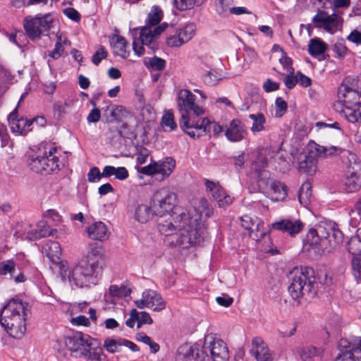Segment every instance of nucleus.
I'll return each instance as SVG.
<instances>
[{
	"instance_id": "obj_6",
	"label": "nucleus",
	"mask_w": 361,
	"mask_h": 361,
	"mask_svg": "<svg viewBox=\"0 0 361 361\" xmlns=\"http://www.w3.org/2000/svg\"><path fill=\"white\" fill-rule=\"evenodd\" d=\"M42 155L32 156L28 164L30 169L37 173H50L59 169V149L54 143L44 142L40 145L39 151Z\"/></svg>"
},
{
	"instance_id": "obj_47",
	"label": "nucleus",
	"mask_w": 361,
	"mask_h": 361,
	"mask_svg": "<svg viewBox=\"0 0 361 361\" xmlns=\"http://www.w3.org/2000/svg\"><path fill=\"white\" fill-rule=\"evenodd\" d=\"M161 126L164 131H172L176 128L177 125L174 121L173 114L171 110H168L161 118Z\"/></svg>"
},
{
	"instance_id": "obj_29",
	"label": "nucleus",
	"mask_w": 361,
	"mask_h": 361,
	"mask_svg": "<svg viewBox=\"0 0 361 361\" xmlns=\"http://www.w3.org/2000/svg\"><path fill=\"white\" fill-rule=\"evenodd\" d=\"M348 154L345 174L361 176V160L354 153L348 152Z\"/></svg>"
},
{
	"instance_id": "obj_34",
	"label": "nucleus",
	"mask_w": 361,
	"mask_h": 361,
	"mask_svg": "<svg viewBox=\"0 0 361 361\" xmlns=\"http://www.w3.org/2000/svg\"><path fill=\"white\" fill-rule=\"evenodd\" d=\"M55 229H50L44 222H39L37 225V229L28 232L27 234V238L31 240H35L41 238H45L50 235H54Z\"/></svg>"
},
{
	"instance_id": "obj_39",
	"label": "nucleus",
	"mask_w": 361,
	"mask_h": 361,
	"mask_svg": "<svg viewBox=\"0 0 361 361\" xmlns=\"http://www.w3.org/2000/svg\"><path fill=\"white\" fill-rule=\"evenodd\" d=\"M130 293V289L125 286L111 285L109 287V293L105 294L104 298L106 300H109L110 298H122L129 295Z\"/></svg>"
},
{
	"instance_id": "obj_2",
	"label": "nucleus",
	"mask_w": 361,
	"mask_h": 361,
	"mask_svg": "<svg viewBox=\"0 0 361 361\" xmlns=\"http://www.w3.org/2000/svg\"><path fill=\"white\" fill-rule=\"evenodd\" d=\"M228 361L226 343L220 338L208 335L204 338L202 349L184 344L179 347L176 361Z\"/></svg>"
},
{
	"instance_id": "obj_8",
	"label": "nucleus",
	"mask_w": 361,
	"mask_h": 361,
	"mask_svg": "<svg viewBox=\"0 0 361 361\" xmlns=\"http://www.w3.org/2000/svg\"><path fill=\"white\" fill-rule=\"evenodd\" d=\"M196 96L186 89L180 90L178 93L177 106L181 114L180 126L184 132L188 125H185L186 120L195 121L199 116L204 114V109L195 103Z\"/></svg>"
},
{
	"instance_id": "obj_44",
	"label": "nucleus",
	"mask_w": 361,
	"mask_h": 361,
	"mask_svg": "<svg viewBox=\"0 0 361 361\" xmlns=\"http://www.w3.org/2000/svg\"><path fill=\"white\" fill-rule=\"evenodd\" d=\"M163 18V11L161 8L155 5L151 8V11L148 13L147 25L150 27H154L158 25Z\"/></svg>"
},
{
	"instance_id": "obj_56",
	"label": "nucleus",
	"mask_w": 361,
	"mask_h": 361,
	"mask_svg": "<svg viewBox=\"0 0 361 361\" xmlns=\"http://www.w3.org/2000/svg\"><path fill=\"white\" fill-rule=\"evenodd\" d=\"M106 111H109V116L107 117L108 121L114 122L118 121L121 118V106H108Z\"/></svg>"
},
{
	"instance_id": "obj_27",
	"label": "nucleus",
	"mask_w": 361,
	"mask_h": 361,
	"mask_svg": "<svg viewBox=\"0 0 361 361\" xmlns=\"http://www.w3.org/2000/svg\"><path fill=\"white\" fill-rule=\"evenodd\" d=\"M110 44L114 53L123 59L128 57L130 51L126 50L127 42L120 35H114L110 37Z\"/></svg>"
},
{
	"instance_id": "obj_18",
	"label": "nucleus",
	"mask_w": 361,
	"mask_h": 361,
	"mask_svg": "<svg viewBox=\"0 0 361 361\" xmlns=\"http://www.w3.org/2000/svg\"><path fill=\"white\" fill-rule=\"evenodd\" d=\"M8 122L13 133L16 135H26L32 130V121L30 119L18 118V106L8 115Z\"/></svg>"
},
{
	"instance_id": "obj_37",
	"label": "nucleus",
	"mask_w": 361,
	"mask_h": 361,
	"mask_svg": "<svg viewBox=\"0 0 361 361\" xmlns=\"http://www.w3.org/2000/svg\"><path fill=\"white\" fill-rule=\"evenodd\" d=\"M270 188L272 190L273 198L276 201L283 200L287 196V187L286 185L277 180H271Z\"/></svg>"
},
{
	"instance_id": "obj_32",
	"label": "nucleus",
	"mask_w": 361,
	"mask_h": 361,
	"mask_svg": "<svg viewBox=\"0 0 361 361\" xmlns=\"http://www.w3.org/2000/svg\"><path fill=\"white\" fill-rule=\"evenodd\" d=\"M338 96L344 99L345 104H357L360 103V95L356 90L342 85L338 89Z\"/></svg>"
},
{
	"instance_id": "obj_62",
	"label": "nucleus",
	"mask_w": 361,
	"mask_h": 361,
	"mask_svg": "<svg viewBox=\"0 0 361 361\" xmlns=\"http://www.w3.org/2000/svg\"><path fill=\"white\" fill-rule=\"evenodd\" d=\"M333 51L340 57H344L348 51V48L345 45L343 39L337 41L333 46Z\"/></svg>"
},
{
	"instance_id": "obj_46",
	"label": "nucleus",
	"mask_w": 361,
	"mask_h": 361,
	"mask_svg": "<svg viewBox=\"0 0 361 361\" xmlns=\"http://www.w3.org/2000/svg\"><path fill=\"white\" fill-rule=\"evenodd\" d=\"M67 44H70L71 42L66 38H63L61 35H58L57 41L55 44V47L54 50L49 52L48 55L54 59H57L61 56L62 53L63 52V46Z\"/></svg>"
},
{
	"instance_id": "obj_57",
	"label": "nucleus",
	"mask_w": 361,
	"mask_h": 361,
	"mask_svg": "<svg viewBox=\"0 0 361 361\" xmlns=\"http://www.w3.org/2000/svg\"><path fill=\"white\" fill-rule=\"evenodd\" d=\"M203 82L209 86H214L216 85L222 78L218 75V73L215 71H209L207 73L202 77Z\"/></svg>"
},
{
	"instance_id": "obj_31",
	"label": "nucleus",
	"mask_w": 361,
	"mask_h": 361,
	"mask_svg": "<svg viewBox=\"0 0 361 361\" xmlns=\"http://www.w3.org/2000/svg\"><path fill=\"white\" fill-rule=\"evenodd\" d=\"M102 258L103 247L97 243H91L89 245L88 252L82 260L94 264H102Z\"/></svg>"
},
{
	"instance_id": "obj_60",
	"label": "nucleus",
	"mask_w": 361,
	"mask_h": 361,
	"mask_svg": "<svg viewBox=\"0 0 361 361\" xmlns=\"http://www.w3.org/2000/svg\"><path fill=\"white\" fill-rule=\"evenodd\" d=\"M353 275L361 282V256L354 257L352 260Z\"/></svg>"
},
{
	"instance_id": "obj_22",
	"label": "nucleus",
	"mask_w": 361,
	"mask_h": 361,
	"mask_svg": "<svg viewBox=\"0 0 361 361\" xmlns=\"http://www.w3.org/2000/svg\"><path fill=\"white\" fill-rule=\"evenodd\" d=\"M247 130L244 124L238 119L231 121L229 126L225 131L227 139L231 142H239L245 138Z\"/></svg>"
},
{
	"instance_id": "obj_10",
	"label": "nucleus",
	"mask_w": 361,
	"mask_h": 361,
	"mask_svg": "<svg viewBox=\"0 0 361 361\" xmlns=\"http://www.w3.org/2000/svg\"><path fill=\"white\" fill-rule=\"evenodd\" d=\"M176 200V195L162 188L157 190L151 200L154 212L158 217L171 215Z\"/></svg>"
},
{
	"instance_id": "obj_21",
	"label": "nucleus",
	"mask_w": 361,
	"mask_h": 361,
	"mask_svg": "<svg viewBox=\"0 0 361 361\" xmlns=\"http://www.w3.org/2000/svg\"><path fill=\"white\" fill-rule=\"evenodd\" d=\"M266 154L269 157V163L279 171L286 170L288 166L287 160L288 153L281 149L274 150L272 149H266Z\"/></svg>"
},
{
	"instance_id": "obj_7",
	"label": "nucleus",
	"mask_w": 361,
	"mask_h": 361,
	"mask_svg": "<svg viewBox=\"0 0 361 361\" xmlns=\"http://www.w3.org/2000/svg\"><path fill=\"white\" fill-rule=\"evenodd\" d=\"M307 236L310 245H319V248L328 250V252L338 245L343 239L341 231L322 224L315 229H310Z\"/></svg>"
},
{
	"instance_id": "obj_58",
	"label": "nucleus",
	"mask_w": 361,
	"mask_h": 361,
	"mask_svg": "<svg viewBox=\"0 0 361 361\" xmlns=\"http://www.w3.org/2000/svg\"><path fill=\"white\" fill-rule=\"evenodd\" d=\"M316 149L317 151L318 155L322 157H327L328 156L337 154L341 151L340 148L334 146H331L329 148L326 147L318 146Z\"/></svg>"
},
{
	"instance_id": "obj_52",
	"label": "nucleus",
	"mask_w": 361,
	"mask_h": 361,
	"mask_svg": "<svg viewBox=\"0 0 361 361\" xmlns=\"http://www.w3.org/2000/svg\"><path fill=\"white\" fill-rule=\"evenodd\" d=\"M123 338L114 339L108 338L104 342V348L110 353L119 352V348L123 346Z\"/></svg>"
},
{
	"instance_id": "obj_28",
	"label": "nucleus",
	"mask_w": 361,
	"mask_h": 361,
	"mask_svg": "<svg viewBox=\"0 0 361 361\" xmlns=\"http://www.w3.org/2000/svg\"><path fill=\"white\" fill-rule=\"evenodd\" d=\"M43 251L53 264H59L61 255L60 244L56 241L47 242L43 246Z\"/></svg>"
},
{
	"instance_id": "obj_15",
	"label": "nucleus",
	"mask_w": 361,
	"mask_h": 361,
	"mask_svg": "<svg viewBox=\"0 0 361 361\" xmlns=\"http://www.w3.org/2000/svg\"><path fill=\"white\" fill-rule=\"evenodd\" d=\"M206 191L212 194L219 207H226L233 202V197L220 185L218 181L206 179L204 181Z\"/></svg>"
},
{
	"instance_id": "obj_35",
	"label": "nucleus",
	"mask_w": 361,
	"mask_h": 361,
	"mask_svg": "<svg viewBox=\"0 0 361 361\" xmlns=\"http://www.w3.org/2000/svg\"><path fill=\"white\" fill-rule=\"evenodd\" d=\"M157 171L161 174L162 178L169 177L176 167V161L172 157H166L163 161H157Z\"/></svg>"
},
{
	"instance_id": "obj_64",
	"label": "nucleus",
	"mask_w": 361,
	"mask_h": 361,
	"mask_svg": "<svg viewBox=\"0 0 361 361\" xmlns=\"http://www.w3.org/2000/svg\"><path fill=\"white\" fill-rule=\"evenodd\" d=\"M279 61L283 67L286 69L288 73L294 74V68L292 66L293 61L290 57L283 55L279 59Z\"/></svg>"
},
{
	"instance_id": "obj_23",
	"label": "nucleus",
	"mask_w": 361,
	"mask_h": 361,
	"mask_svg": "<svg viewBox=\"0 0 361 361\" xmlns=\"http://www.w3.org/2000/svg\"><path fill=\"white\" fill-rule=\"evenodd\" d=\"M80 357L85 358L87 361H108L106 355L103 353L102 348L93 338L91 339L88 347H86Z\"/></svg>"
},
{
	"instance_id": "obj_26",
	"label": "nucleus",
	"mask_w": 361,
	"mask_h": 361,
	"mask_svg": "<svg viewBox=\"0 0 361 361\" xmlns=\"http://www.w3.org/2000/svg\"><path fill=\"white\" fill-rule=\"evenodd\" d=\"M252 348L251 353L257 361H269L271 359V354L266 343L259 337L252 339Z\"/></svg>"
},
{
	"instance_id": "obj_36",
	"label": "nucleus",
	"mask_w": 361,
	"mask_h": 361,
	"mask_svg": "<svg viewBox=\"0 0 361 361\" xmlns=\"http://www.w3.org/2000/svg\"><path fill=\"white\" fill-rule=\"evenodd\" d=\"M188 212L190 214L191 216H194L196 214H198L200 217L202 214H204L206 217H210L213 214V209L206 198L201 197L197 200V203L193 211L194 214L189 211ZM200 222L202 224L201 219Z\"/></svg>"
},
{
	"instance_id": "obj_33",
	"label": "nucleus",
	"mask_w": 361,
	"mask_h": 361,
	"mask_svg": "<svg viewBox=\"0 0 361 361\" xmlns=\"http://www.w3.org/2000/svg\"><path fill=\"white\" fill-rule=\"evenodd\" d=\"M155 216L152 205L148 206L147 204H139L135 211V219L141 223L145 224Z\"/></svg>"
},
{
	"instance_id": "obj_14",
	"label": "nucleus",
	"mask_w": 361,
	"mask_h": 361,
	"mask_svg": "<svg viewBox=\"0 0 361 361\" xmlns=\"http://www.w3.org/2000/svg\"><path fill=\"white\" fill-rule=\"evenodd\" d=\"M92 338L81 332H73L63 338V342L67 349L76 357H80L82 353L88 347Z\"/></svg>"
},
{
	"instance_id": "obj_50",
	"label": "nucleus",
	"mask_w": 361,
	"mask_h": 361,
	"mask_svg": "<svg viewBox=\"0 0 361 361\" xmlns=\"http://www.w3.org/2000/svg\"><path fill=\"white\" fill-rule=\"evenodd\" d=\"M298 354L303 361H312L318 355V350L313 346H305L298 349Z\"/></svg>"
},
{
	"instance_id": "obj_1",
	"label": "nucleus",
	"mask_w": 361,
	"mask_h": 361,
	"mask_svg": "<svg viewBox=\"0 0 361 361\" xmlns=\"http://www.w3.org/2000/svg\"><path fill=\"white\" fill-rule=\"evenodd\" d=\"M157 228L160 233L170 236L169 243L187 249L200 245L207 237L206 228L200 222V216H191L187 209L176 208L171 215L158 217Z\"/></svg>"
},
{
	"instance_id": "obj_4",
	"label": "nucleus",
	"mask_w": 361,
	"mask_h": 361,
	"mask_svg": "<svg viewBox=\"0 0 361 361\" xmlns=\"http://www.w3.org/2000/svg\"><path fill=\"white\" fill-rule=\"evenodd\" d=\"M27 305L12 298L1 310V325L12 338H21L26 331Z\"/></svg>"
},
{
	"instance_id": "obj_59",
	"label": "nucleus",
	"mask_w": 361,
	"mask_h": 361,
	"mask_svg": "<svg viewBox=\"0 0 361 361\" xmlns=\"http://www.w3.org/2000/svg\"><path fill=\"white\" fill-rule=\"evenodd\" d=\"M157 167V161H153L147 166L137 168V171L138 173L144 175L153 176L159 174Z\"/></svg>"
},
{
	"instance_id": "obj_49",
	"label": "nucleus",
	"mask_w": 361,
	"mask_h": 361,
	"mask_svg": "<svg viewBox=\"0 0 361 361\" xmlns=\"http://www.w3.org/2000/svg\"><path fill=\"white\" fill-rule=\"evenodd\" d=\"M196 25L194 23H188L183 28L178 31L182 42L185 43L190 40L195 35Z\"/></svg>"
},
{
	"instance_id": "obj_13",
	"label": "nucleus",
	"mask_w": 361,
	"mask_h": 361,
	"mask_svg": "<svg viewBox=\"0 0 361 361\" xmlns=\"http://www.w3.org/2000/svg\"><path fill=\"white\" fill-rule=\"evenodd\" d=\"M169 25L166 23L154 27L145 25L141 28L134 29V33H138V38H135L142 45H146L152 51L158 48V44L156 38L160 35L167 27Z\"/></svg>"
},
{
	"instance_id": "obj_51",
	"label": "nucleus",
	"mask_w": 361,
	"mask_h": 361,
	"mask_svg": "<svg viewBox=\"0 0 361 361\" xmlns=\"http://www.w3.org/2000/svg\"><path fill=\"white\" fill-rule=\"evenodd\" d=\"M147 68L153 71H162L165 68L166 61L158 56H153L145 61Z\"/></svg>"
},
{
	"instance_id": "obj_63",
	"label": "nucleus",
	"mask_w": 361,
	"mask_h": 361,
	"mask_svg": "<svg viewBox=\"0 0 361 361\" xmlns=\"http://www.w3.org/2000/svg\"><path fill=\"white\" fill-rule=\"evenodd\" d=\"M108 55L107 51L104 47H100L99 49L93 54L92 57V62L97 66L102 59L106 58Z\"/></svg>"
},
{
	"instance_id": "obj_38",
	"label": "nucleus",
	"mask_w": 361,
	"mask_h": 361,
	"mask_svg": "<svg viewBox=\"0 0 361 361\" xmlns=\"http://www.w3.org/2000/svg\"><path fill=\"white\" fill-rule=\"evenodd\" d=\"M327 48V45L319 38H313L310 39L308 45V52L314 57L324 54Z\"/></svg>"
},
{
	"instance_id": "obj_12",
	"label": "nucleus",
	"mask_w": 361,
	"mask_h": 361,
	"mask_svg": "<svg viewBox=\"0 0 361 361\" xmlns=\"http://www.w3.org/2000/svg\"><path fill=\"white\" fill-rule=\"evenodd\" d=\"M54 19L50 14L43 16H37L29 19L26 18L24 23V28L28 37L32 40L39 38L41 35L50 29Z\"/></svg>"
},
{
	"instance_id": "obj_42",
	"label": "nucleus",
	"mask_w": 361,
	"mask_h": 361,
	"mask_svg": "<svg viewBox=\"0 0 361 361\" xmlns=\"http://www.w3.org/2000/svg\"><path fill=\"white\" fill-rule=\"evenodd\" d=\"M249 118L253 121V123L250 128V130L252 133H255L265 130L266 118L262 113L250 114Z\"/></svg>"
},
{
	"instance_id": "obj_53",
	"label": "nucleus",
	"mask_w": 361,
	"mask_h": 361,
	"mask_svg": "<svg viewBox=\"0 0 361 361\" xmlns=\"http://www.w3.org/2000/svg\"><path fill=\"white\" fill-rule=\"evenodd\" d=\"M16 264L13 259L4 260L0 262V275L6 276L9 274L11 277L16 271Z\"/></svg>"
},
{
	"instance_id": "obj_24",
	"label": "nucleus",
	"mask_w": 361,
	"mask_h": 361,
	"mask_svg": "<svg viewBox=\"0 0 361 361\" xmlns=\"http://www.w3.org/2000/svg\"><path fill=\"white\" fill-rule=\"evenodd\" d=\"M298 170L301 173L312 176L317 171V159L314 152L300 154L298 158Z\"/></svg>"
},
{
	"instance_id": "obj_30",
	"label": "nucleus",
	"mask_w": 361,
	"mask_h": 361,
	"mask_svg": "<svg viewBox=\"0 0 361 361\" xmlns=\"http://www.w3.org/2000/svg\"><path fill=\"white\" fill-rule=\"evenodd\" d=\"M145 298L147 299L149 308L152 309L154 311L160 312L166 307V303L164 301L160 294L157 293L153 290H146Z\"/></svg>"
},
{
	"instance_id": "obj_61",
	"label": "nucleus",
	"mask_w": 361,
	"mask_h": 361,
	"mask_svg": "<svg viewBox=\"0 0 361 361\" xmlns=\"http://www.w3.org/2000/svg\"><path fill=\"white\" fill-rule=\"evenodd\" d=\"M276 117H281L287 110V103L281 97H277L275 101Z\"/></svg>"
},
{
	"instance_id": "obj_55",
	"label": "nucleus",
	"mask_w": 361,
	"mask_h": 361,
	"mask_svg": "<svg viewBox=\"0 0 361 361\" xmlns=\"http://www.w3.org/2000/svg\"><path fill=\"white\" fill-rule=\"evenodd\" d=\"M240 221H241V225L242 226L247 230V231H250V235L253 238V239H256L257 240H258V235L257 233H255L254 231L252 230V226H254L255 225V222H254L251 217H250L249 216L247 215H245L243 216H242L240 218Z\"/></svg>"
},
{
	"instance_id": "obj_11",
	"label": "nucleus",
	"mask_w": 361,
	"mask_h": 361,
	"mask_svg": "<svg viewBox=\"0 0 361 361\" xmlns=\"http://www.w3.org/2000/svg\"><path fill=\"white\" fill-rule=\"evenodd\" d=\"M338 348L340 353L334 361H361V336L341 338Z\"/></svg>"
},
{
	"instance_id": "obj_40",
	"label": "nucleus",
	"mask_w": 361,
	"mask_h": 361,
	"mask_svg": "<svg viewBox=\"0 0 361 361\" xmlns=\"http://www.w3.org/2000/svg\"><path fill=\"white\" fill-rule=\"evenodd\" d=\"M343 186L348 192L357 191L361 187V176H347V174H345Z\"/></svg>"
},
{
	"instance_id": "obj_5",
	"label": "nucleus",
	"mask_w": 361,
	"mask_h": 361,
	"mask_svg": "<svg viewBox=\"0 0 361 361\" xmlns=\"http://www.w3.org/2000/svg\"><path fill=\"white\" fill-rule=\"evenodd\" d=\"M288 292L294 300H298L306 294H314V271L311 267L294 268L288 276ZM300 302L298 301V305Z\"/></svg>"
},
{
	"instance_id": "obj_17",
	"label": "nucleus",
	"mask_w": 361,
	"mask_h": 361,
	"mask_svg": "<svg viewBox=\"0 0 361 361\" xmlns=\"http://www.w3.org/2000/svg\"><path fill=\"white\" fill-rule=\"evenodd\" d=\"M312 22L317 27L333 34L340 24V18L335 13L329 15L325 11H319L313 17Z\"/></svg>"
},
{
	"instance_id": "obj_9",
	"label": "nucleus",
	"mask_w": 361,
	"mask_h": 361,
	"mask_svg": "<svg viewBox=\"0 0 361 361\" xmlns=\"http://www.w3.org/2000/svg\"><path fill=\"white\" fill-rule=\"evenodd\" d=\"M184 123L188 125L185 133L192 138H199L206 134L218 137L224 131L222 126L207 118H197L195 121L186 120Z\"/></svg>"
},
{
	"instance_id": "obj_3",
	"label": "nucleus",
	"mask_w": 361,
	"mask_h": 361,
	"mask_svg": "<svg viewBox=\"0 0 361 361\" xmlns=\"http://www.w3.org/2000/svg\"><path fill=\"white\" fill-rule=\"evenodd\" d=\"M103 267L81 259L72 269L64 263L59 267L61 279L73 283L79 288L90 287L96 285L101 278Z\"/></svg>"
},
{
	"instance_id": "obj_25",
	"label": "nucleus",
	"mask_w": 361,
	"mask_h": 361,
	"mask_svg": "<svg viewBox=\"0 0 361 361\" xmlns=\"http://www.w3.org/2000/svg\"><path fill=\"white\" fill-rule=\"evenodd\" d=\"M88 236L94 240L103 241L108 239L110 232L106 225L102 221H97L86 228Z\"/></svg>"
},
{
	"instance_id": "obj_16",
	"label": "nucleus",
	"mask_w": 361,
	"mask_h": 361,
	"mask_svg": "<svg viewBox=\"0 0 361 361\" xmlns=\"http://www.w3.org/2000/svg\"><path fill=\"white\" fill-rule=\"evenodd\" d=\"M312 22L317 27L333 34L340 24V18L335 13L329 15L325 11H319L313 17Z\"/></svg>"
},
{
	"instance_id": "obj_54",
	"label": "nucleus",
	"mask_w": 361,
	"mask_h": 361,
	"mask_svg": "<svg viewBox=\"0 0 361 361\" xmlns=\"http://www.w3.org/2000/svg\"><path fill=\"white\" fill-rule=\"evenodd\" d=\"M73 104V100L68 99L63 102H57L54 104L53 109L58 116H61L67 113V109H70Z\"/></svg>"
},
{
	"instance_id": "obj_43",
	"label": "nucleus",
	"mask_w": 361,
	"mask_h": 361,
	"mask_svg": "<svg viewBox=\"0 0 361 361\" xmlns=\"http://www.w3.org/2000/svg\"><path fill=\"white\" fill-rule=\"evenodd\" d=\"M311 184L308 182L304 183L298 192V200L301 205L307 207L310 202L312 196Z\"/></svg>"
},
{
	"instance_id": "obj_48",
	"label": "nucleus",
	"mask_w": 361,
	"mask_h": 361,
	"mask_svg": "<svg viewBox=\"0 0 361 361\" xmlns=\"http://www.w3.org/2000/svg\"><path fill=\"white\" fill-rule=\"evenodd\" d=\"M341 114L349 122L361 123V111L357 109H353L345 106L341 110Z\"/></svg>"
},
{
	"instance_id": "obj_20",
	"label": "nucleus",
	"mask_w": 361,
	"mask_h": 361,
	"mask_svg": "<svg viewBox=\"0 0 361 361\" xmlns=\"http://www.w3.org/2000/svg\"><path fill=\"white\" fill-rule=\"evenodd\" d=\"M269 162V157L266 154V149L260 152L257 159L252 164V170L258 178L259 182H263L265 184L269 183L268 173L264 170Z\"/></svg>"
},
{
	"instance_id": "obj_19",
	"label": "nucleus",
	"mask_w": 361,
	"mask_h": 361,
	"mask_svg": "<svg viewBox=\"0 0 361 361\" xmlns=\"http://www.w3.org/2000/svg\"><path fill=\"white\" fill-rule=\"evenodd\" d=\"M271 226L274 230L295 236L303 229L304 224L300 219L286 218L273 223Z\"/></svg>"
},
{
	"instance_id": "obj_45",
	"label": "nucleus",
	"mask_w": 361,
	"mask_h": 361,
	"mask_svg": "<svg viewBox=\"0 0 361 361\" xmlns=\"http://www.w3.org/2000/svg\"><path fill=\"white\" fill-rule=\"evenodd\" d=\"M207 0H173L175 5L180 11H187L195 6H201Z\"/></svg>"
},
{
	"instance_id": "obj_41",
	"label": "nucleus",
	"mask_w": 361,
	"mask_h": 361,
	"mask_svg": "<svg viewBox=\"0 0 361 361\" xmlns=\"http://www.w3.org/2000/svg\"><path fill=\"white\" fill-rule=\"evenodd\" d=\"M348 252L354 257L361 255V228H358L356 235L351 238L348 243L347 247Z\"/></svg>"
}]
</instances>
